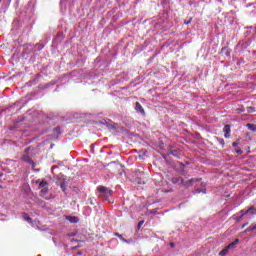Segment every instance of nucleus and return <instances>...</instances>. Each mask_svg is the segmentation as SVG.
<instances>
[{
    "instance_id": "nucleus-1",
    "label": "nucleus",
    "mask_w": 256,
    "mask_h": 256,
    "mask_svg": "<svg viewBox=\"0 0 256 256\" xmlns=\"http://www.w3.org/2000/svg\"><path fill=\"white\" fill-rule=\"evenodd\" d=\"M97 191L99 193V197H103L105 201H109V198L113 195V190L105 186H98Z\"/></svg>"
},
{
    "instance_id": "nucleus-2",
    "label": "nucleus",
    "mask_w": 256,
    "mask_h": 256,
    "mask_svg": "<svg viewBox=\"0 0 256 256\" xmlns=\"http://www.w3.org/2000/svg\"><path fill=\"white\" fill-rule=\"evenodd\" d=\"M29 151H31L30 147H27L24 150V154L21 156V159L24 161V163H28L31 165L32 169H35L37 167V164L31 159V156H29Z\"/></svg>"
},
{
    "instance_id": "nucleus-3",
    "label": "nucleus",
    "mask_w": 256,
    "mask_h": 256,
    "mask_svg": "<svg viewBox=\"0 0 256 256\" xmlns=\"http://www.w3.org/2000/svg\"><path fill=\"white\" fill-rule=\"evenodd\" d=\"M201 181V178H191L187 181H183L182 185L185 189H189V187H193L194 183H199Z\"/></svg>"
},
{
    "instance_id": "nucleus-4",
    "label": "nucleus",
    "mask_w": 256,
    "mask_h": 256,
    "mask_svg": "<svg viewBox=\"0 0 256 256\" xmlns=\"http://www.w3.org/2000/svg\"><path fill=\"white\" fill-rule=\"evenodd\" d=\"M223 132L225 139H229L231 137V125L227 124L223 128Z\"/></svg>"
},
{
    "instance_id": "nucleus-5",
    "label": "nucleus",
    "mask_w": 256,
    "mask_h": 256,
    "mask_svg": "<svg viewBox=\"0 0 256 256\" xmlns=\"http://www.w3.org/2000/svg\"><path fill=\"white\" fill-rule=\"evenodd\" d=\"M183 181L184 178L181 176L171 178V183H173V185H183Z\"/></svg>"
},
{
    "instance_id": "nucleus-6",
    "label": "nucleus",
    "mask_w": 256,
    "mask_h": 256,
    "mask_svg": "<svg viewBox=\"0 0 256 256\" xmlns=\"http://www.w3.org/2000/svg\"><path fill=\"white\" fill-rule=\"evenodd\" d=\"M135 110L137 111V113H140L141 115H145V109H143V106L141 105V103L136 102Z\"/></svg>"
},
{
    "instance_id": "nucleus-7",
    "label": "nucleus",
    "mask_w": 256,
    "mask_h": 256,
    "mask_svg": "<svg viewBox=\"0 0 256 256\" xmlns=\"http://www.w3.org/2000/svg\"><path fill=\"white\" fill-rule=\"evenodd\" d=\"M22 217L23 219H25V221H27L28 223H33V219L27 214V213H22Z\"/></svg>"
},
{
    "instance_id": "nucleus-8",
    "label": "nucleus",
    "mask_w": 256,
    "mask_h": 256,
    "mask_svg": "<svg viewBox=\"0 0 256 256\" xmlns=\"http://www.w3.org/2000/svg\"><path fill=\"white\" fill-rule=\"evenodd\" d=\"M239 243V239H235L232 243L226 246L228 249H235V246Z\"/></svg>"
},
{
    "instance_id": "nucleus-9",
    "label": "nucleus",
    "mask_w": 256,
    "mask_h": 256,
    "mask_svg": "<svg viewBox=\"0 0 256 256\" xmlns=\"http://www.w3.org/2000/svg\"><path fill=\"white\" fill-rule=\"evenodd\" d=\"M49 187V184L47 183V181L43 180L39 183V189H45Z\"/></svg>"
},
{
    "instance_id": "nucleus-10",
    "label": "nucleus",
    "mask_w": 256,
    "mask_h": 256,
    "mask_svg": "<svg viewBox=\"0 0 256 256\" xmlns=\"http://www.w3.org/2000/svg\"><path fill=\"white\" fill-rule=\"evenodd\" d=\"M253 210H254V208H253V206H251L248 210H241L240 214L242 217H245V215H248L249 211H253Z\"/></svg>"
},
{
    "instance_id": "nucleus-11",
    "label": "nucleus",
    "mask_w": 256,
    "mask_h": 256,
    "mask_svg": "<svg viewBox=\"0 0 256 256\" xmlns=\"http://www.w3.org/2000/svg\"><path fill=\"white\" fill-rule=\"evenodd\" d=\"M246 127L247 129H249V131H253V133H256V124H247Z\"/></svg>"
},
{
    "instance_id": "nucleus-12",
    "label": "nucleus",
    "mask_w": 256,
    "mask_h": 256,
    "mask_svg": "<svg viewBox=\"0 0 256 256\" xmlns=\"http://www.w3.org/2000/svg\"><path fill=\"white\" fill-rule=\"evenodd\" d=\"M40 195L41 197H45V195H47V193L49 192V188H40Z\"/></svg>"
},
{
    "instance_id": "nucleus-13",
    "label": "nucleus",
    "mask_w": 256,
    "mask_h": 256,
    "mask_svg": "<svg viewBox=\"0 0 256 256\" xmlns=\"http://www.w3.org/2000/svg\"><path fill=\"white\" fill-rule=\"evenodd\" d=\"M255 229H256V224H252L248 228H246L245 233H249L251 231H255Z\"/></svg>"
},
{
    "instance_id": "nucleus-14",
    "label": "nucleus",
    "mask_w": 256,
    "mask_h": 256,
    "mask_svg": "<svg viewBox=\"0 0 256 256\" xmlns=\"http://www.w3.org/2000/svg\"><path fill=\"white\" fill-rule=\"evenodd\" d=\"M228 253H229V249L226 246L222 251L219 252V255L224 256V255H227Z\"/></svg>"
},
{
    "instance_id": "nucleus-15",
    "label": "nucleus",
    "mask_w": 256,
    "mask_h": 256,
    "mask_svg": "<svg viewBox=\"0 0 256 256\" xmlns=\"http://www.w3.org/2000/svg\"><path fill=\"white\" fill-rule=\"evenodd\" d=\"M233 147H237L239 145H241V139H237L235 142L232 143Z\"/></svg>"
},
{
    "instance_id": "nucleus-16",
    "label": "nucleus",
    "mask_w": 256,
    "mask_h": 256,
    "mask_svg": "<svg viewBox=\"0 0 256 256\" xmlns=\"http://www.w3.org/2000/svg\"><path fill=\"white\" fill-rule=\"evenodd\" d=\"M90 205H95V203H97V200L95 198H90Z\"/></svg>"
},
{
    "instance_id": "nucleus-17",
    "label": "nucleus",
    "mask_w": 256,
    "mask_h": 256,
    "mask_svg": "<svg viewBox=\"0 0 256 256\" xmlns=\"http://www.w3.org/2000/svg\"><path fill=\"white\" fill-rule=\"evenodd\" d=\"M247 111H248L249 113H253V111H255V108H253V107H248V108H247Z\"/></svg>"
},
{
    "instance_id": "nucleus-18",
    "label": "nucleus",
    "mask_w": 256,
    "mask_h": 256,
    "mask_svg": "<svg viewBox=\"0 0 256 256\" xmlns=\"http://www.w3.org/2000/svg\"><path fill=\"white\" fill-rule=\"evenodd\" d=\"M253 209L254 210L249 211V213H251V215H256V208H255V206H253Z\"/></svg>"
},
{
    "instance_id": "nucleus-19",
    "label": "nucleus",
    "mask_w": 256,
    "mask_h": 256,
    "mask_svg": "<svg viewBox=\"0 0 256 256\" xmlns=\"http://www.w3.org/2000/svg\"><path fill=\"white\" fill-rule=\"evenodd\" d=\"M149 213H150V215H157V210H155V209L150 210Z\"/></svg>"
},
{
    "instance_id": "nucleus-20",
    "label": "nucleus",
    "mask_w": 256,
    "mask_h": 256,
    "mask_svg": "<svg viewBox=\"0 0 256 256\" xmlns=\"http://www.w3.org/2000/svg\"><path fill=\"white\" fill-rule=\"evenodd\" d=\"M143 223H145V221L143 220L138 223V229H141V227H143Z\"/></svg>"
},
{
    "instance_id": "nucleus-21",
    "label": "nucleus",
    "mask_w": 256,
    "mask_h": 256,
    "mask_svg": "<svg viewBox=\"0 0 256 256\" xmlns=\"http://www.w3.org/2000/svg\"><path fill=\"white\" fill-rule=\"evenodd\" d=\"M191 21H193V18H190L189 20H185L184 23H185V25H189V23H191Z\"/></svg>"
},
{
    "instance_id": "nucleus-22",
    "label": "nucleus",
    "mask_w": 256,
    "mask_h": 256,
    "mask_svg": "<svg viewBox=\"0 0 256 256\" xmlns=\"http://www.w3.org/2000/svg\"><path fill=\"white\" fill-rule=\"evenodd\" d=\"M71 223H77V217H71Z\"/></svg>"
},
{
    "instance_id": "nucleus-23",
    "label": "nucleus",
    "mask_w": 256,
    "mask_h": 256,
    "mask_svg": "<svg viewBox=\"0 0 256 256\" xmlns=\"http://www.w3.org/2000/svg\"><path fill=\"white\" fill-rule=\"evenodd\" d=\"M115 237H118V239H123V235H121L119 233H115Z\"/></svg>"
},
{
    "instance_id": "nucleus-24",
    "label": "nucleus",
    "mask_w": 256,
    "mask_h": 256,
    "mask_svg": "<svg viewBox=\"0 0 256 256\" xmlns=\"http://www.w3.org/2000/svg\"><path fill=\"white\" fill-rule=\"evenodd\" d=\"M38 205H41V206L43 207V205H45V201L39 200V201H38Z\"/></svg>"
},
{
    "instance_id": "nucleus-25",
    "label": "nucleus",
    "mask_w": 256,
    "mask_h": 256,
    "mask_svg": "<svg viewBox=\"0 0 256 256\" xmlns=\"http://www.w3.org/2000/svg\"><path fill=\"white\" fill-rule=\"evenodd\" d=\"M61 189H62V191H66L67 190V187L65 186V184L61 185Z\"/></svg>"
},
{
    "instance_id": "nucleus-26",
    "label": "nucleus",
    "mask_w": 256,
    "mask_h": 256,
    "mask_svg": "<svg viewBox=\"0 0 256 256\" xmlns=\"http://www.w3.org/2000/svg\"><path fill=\"white\" fill-rule=\"evenodd\" d=\"M247 225H249V222H246L242 225V229H245V227H247Z\"/></svg>"
},
{
    "instance_id": "nucleus-27",
    "label": "nucleus",
    "mask_w": 256,
    "mask_h": 256,
    "mask_svg": "<svg viewBox=\"0 0 256 256\" xmlns=\"http://www.w3.org/2000/svg\"><path fill=\"white\" fill-rule=\"evenodd\" d=\"M54 131H56V133H61V129L60 128H55Z\"/></svg>"
},
{
    "instance_id": "nucleus-28",
    "label": "nucleus",
    "mask_w": 256,
    "mask_h": 256,
    "mask_svg": "<svg viewBox=\"0 0 256 256\" xmlns=\"http://www.w3.org/2000/svg\"><path fill=\"white\" fill-rule=\"evenodd\" d=\"M241 219H243V216L240 215L239 217L236 218V221H241Z\"/></svg>"
},
{
    "instance_id": "nucleus-29",
    "label": "nucleus",
    "mask_w": 256,
    "mask_h": 256,
    "mask_svg": "<svg viewBox=\"0 0 256 256\" xmlns=\"http://www.w3.org/2000/svg\"><path fill=\"white\" fill-rule=\"evenodd\" d=\"M219 141H220L221 145H225V140L220 139Z\"/></svg>"
},
{
    "instance_id": "nucleus-30",
    "label": "nucleus",
    "mask_w": 256,
    "mask_h": 256,
    "mask_svg": "<svg viewBox=\"0 0 256 256\" xmlns=\"http://www.w3.org/2000/svg\"><path fill=\"white\" fill-rule=\"evenodd\" d=\"M236 153H237L238 155H241L243 152H242L241 150H236Z\"/></svg>"
},
{
    "instance_id": "nucleus-31",
    "label": "nucleus",
    "mask_w": 256,
    "mask_h": 256,
    "mask_svg": "<svg viewBox=\"0 0 256 256\" xmlns=\"http://www.w3.org/2000/svg\"><path fill=\"white\" fill-rule=\"evenodd\" d=\"M138 183H140V184H142V185H145V181H142V182H139V181H138Z\"/></svg>"
},
{
    "instance_id": "nucleus-32",
    "label": "nucleus",
    "mask_w": 256,
    "mask_h": 256,
    "mask_svg": "<svg viewBox=\"0 0 256 256\" xmlns=\"http://www.w3.org/2000/svg\"><path fill=\"white\" fill-rule=\"evenodd\" d=\"M170 245H171L172 247H175V244H173V242H171Z\"/></svg>"
},
{
    "instance_id": "nucleus-33",
    "label": "nucleus",
    "mask_w": 256,
    "mask_h": 256,
    "mask_svg": "<svg viewBox=\"0 0 256 256\" xmlns=\"http://www.w3.org/2000/svg\"><path fill=\"white\" fill-rule=\"evenodd\" d=\"M0 177H3V173H0Z\"/></svg>"
},
{
    "instance_id": "nucleus-34",
    "label": "nucleus",
    "mask_w": 256,
    "mask_h": 256,
    "mask_svg": "<svg viewBox=\"0 0 256 256\" xmlns=\"http://www.w3.org/2000/svg\"><path fill=\"white\" fill-rule=\"evenodd\" d=\"M216 1H219L221 3L222 0H216Z\"/></svg>"
}]
</instances>
